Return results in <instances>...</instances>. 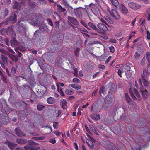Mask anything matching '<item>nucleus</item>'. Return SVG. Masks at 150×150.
<instances>
[{
  "instance_id": "1",
  "label": "nucleus",
  "mask_w": 150,
  "mask_h": 150,
  "mask_svg": "<svg viewBox=\"0 0 150 150\" xmlns=\"http://www.w3.org/2000/svg\"><path fill=\"white\" fill-rule=\"evenodd\" d=\"M101 21L102 23H98L97 26L99 29L105 32L108 30L107 26L108 25L104 19H101Z\"/></svg>"
},
{
  "instance_id": "2",
  "label": "nucleus",
  "mask_w": 150,
  "mask_h": 150,
  "mask_svg": "<svg viewBox=\"0 0 150 150\" xmlns=\"http://www.w3.org/2000/svg\"><path fill=\"white\" fill-rule=\"evenodd\" d=\"M130 67L127 66H126L125 67L121 69V70L119 69L118 72V74L120 77H121L122 76L121 73L124 72L127 76L128 75H129V72H130Z\"/></svg>"
},
{
  "instance_id": "3",
  "label": "nucleus",
  "mask_w": 150,
  "mask_h": 150,
  "mask_svg": "<svg viewBox=\"0 0 150 150\" xmlns=\"http://www.w3.org/2000/svg\"><path fill=\"white\" fill-rule=\"evenodd\" d=\"M1 57L2 62L0 60V64L3 68L5 69V66L4 64L7 65L8 64V58L6 56L4 55H1Z\"/></svg>"
},
{
  "instance_id": "4",
  "label": "nucleus",
  "mask_w": 150,
  "mask_h": 150,
  "mask_svg": "<svg viewBox=\"0 0 150 150\" xmlns=\"http://www.w3.org/2000/svg\"><path fill=\"white\" fill-rule=\"evenodd\" d=\"M110 13L112 17L115 19L119 20L120 18V16L117 10L112 9L111 11H110Z\"/></svg>"
},
{
  "instance_id": "5",
  "label": "nucleus",
  "mask_w": 150,
  "mask_h": 150,
  "mask_svg": "<svg viewBox=\"0 0 150 150\" xmlns=\"http://www.w3.org/2000/svg\"><path fill=\"white\" fill-rule=\"evenodd\" d=\"M23 22V21H21L18 23L19 31L22 33L25 32L27 30L26 26Z\"/></svg>"
},
{
  "instance_id": "6",
  "label": "nucleus",
  "mask_w": 150,
  "mask_h": 150,
  "mask_svg": "<svg viewBox=\"0 0 150 150\" xmlns=\"http://www.w3.org/2000/svg\"><path fill=\"white\" fill-rule=\"evenodd\" d=\"M4 143L6 144H7L8 147L11 150H14L15 147L17 145L16 144L13 143L8 140L5 141Z\"/></svg>"
},
{
  "instance_id": "7",
  "label": "nucleus",
  "mask_w": 150,
  "mask_h": 150,
  "mask_svg": "<svg viewBox=\"0 0 150 150\" xmlns=\"http://www.w3.org/2000/svg\"><path fill=\"white\" fill-rule=\"evenodd\" d=\"M128 6L131 8L134 9H137L140 8V5L135 3L131 2L128 4Z\"/></svg>"
},
{
  "instance_id": "8",
  "label": "nucleus",
  "mask_w": 150,
  "mask_h": 150,
  "mask_svg": "<svg viewBox=\"0 0 150 150\" xmlns=\"http://www.w3.org/2000/svg\"><path fill=\"white\" fill-rule=\"evenodd\" d=\"M68 19L69 21L74 25H79V22L75 18L70 16L68 17Z\"/></svg>"
},
{
  "instance_id": "9",
  "label": "nucleus",
  "mask_w": 150,
  "mask_h": 150,
  "mask_svg": "<svg viewBox=\"0 0 150 150\" xmlns=\"http://www.w3.org/2000/svg\"><path fill=\"white\" fill-rule=\"evenodd\" d=\"M105 98L106 99L105 102L106 104L108 105H111L113 102V98L108 95Z\"/></svg>"
},
{
  "instance_id": "10",
  "label": "nucleus",
  "mask_w": 150,
  "mask_h": 150,
  "mask_svg": "<svg viewBox=\"0 0 150 150\" xmlns=\"http://www.w3.org/2000/svg\"><path fill=\"white\" fill-rule=\"evenodd\" d=\"M17 20L16 16L15 13H13L8 20L7 21H11L12 23H15Z\"/></svg>"
},
{
  "instance_id": "11",
  "label": "nucleus",
  "mask_w": 150,
  "mask_h": 150,
  "mask_svg": "<svg viewBox=\"0 0 150 150\" xmlns=\"http://www.w3.org/2000/svg\"><path fill=\"white\" fill-rule=\"evenodd\" d=\"M39 145V143H36L33 141H31L29 143V144L27 145L24 146V148L25 150L30 149L32 145Z\"/></svg>"
},
{
  "instance_id": "12",
  "label": "nucleus",
  "mask_w": 150,
  "mask_h": 150,
  "mask_svg": "<svg viewBox=\"0 0 150 150\" xmlns=\"http://www.w3.org/2000/svg\"><path fill=\"white\" fill-rule=\"evenodd\" d=\"M120 8L122 13L123 14H127L128 13V10L122 4H121L120 5Z\"/></svg>"
},
{
  "instance_id": "13",
  "label": "nucleus",
  "mask_w": 150,
  "mask_h": 150,
  "mask_svg": "<svg viewBox=\"0 0 150 150\" xmlns=\"http://www.w3.org/2000/svg\"><path fill=\"white\" fill-rule=\"evenodd\" d=\"M141 91L142 93V95L144 99H146L148 98V91L146 90H145V91H144L142 90V88H141Z\"/></svg>"
},
{
  "instance_id": "14",
  "label": "nucleus",
  "mask_w": 150,
  "mask_h": 150,
  "mask_svg": "<svg viewBox=\"0 0 150 150\" xmlns=\"http://www.w3.org/2000/svg\"><path fill=\"white\" fill-rule=\"evenodd\" d=\"M125 96L126 98V99L127 101L129 103H130V105H133L134 104L133 103V101H132L131 102V99L129 97L128 94L127 93H126L125 94Z\"/></svg>"
},
{
  "instance_id": "15",
  "label": "nucleus",
  "mask_w": 150,
  "mask_h": 150,
  "mask_svg": "<svg viewBox=\"0 0 150 150\" xmlns=\"http://www.w3.org/2000/svg\"><path fill=\"white\" fill-rule=\"evenodd\" d=\"M16 142L19 144H24L27 142V140L24 139H18L16 140Z\"/></svg>"
},
{
  "instance_id": "16",
  "label": "nucleus",
  "mask_w": 150,
  "mask_h": 150,
  "mask_svg": "<svg viewBox=\"0 0 150 150\" xmlns=\"http://www.w3.org/2000/svg\"><path fill=\"white\" fill-rule=\"evenodd\" d=\"M47 102L48 104H52L55 103V100L54 98L50 97L47 99Z\"/></svg>"
},
{
  "instance_id": "17",
  "label": "nucleus",
  "mask_w": 150,
  "mask_h": 150,
  "mask_svg": "<svg viewBox=\"0 0 150 150\" xmlns=\"http://www.w3.org/2000/svg\"><path fill=\"white\" fill-rule=\"evenodd\" d=\"M88 25L91 28L97 31L98 32H100V30L97 28L91 22H89L88 24Z\"/></svg>"
},
{
  "instance_id": "18",
  "label": "nucleus",
  "mask_w": 150,
  "mask_h": 150,
  "mask_svg": "<svg viewBox=\"0 0 150 150\" xmlns=\"http://www.w3.org/2000/svg\"><path fill=\"white\" fill-rule=\"evenodd\" d=\"M61 104L62 105V108L63 109L66 108L67 105V102L66 100L64 99H62L61 100Z\"/></svg>"
},
{
  "instance_id": "19",
  "label": "nucleus",
  "mask_w": 150,
  "mask_h": 150,
  "mask_svg": "<svg viewBox=\"0 0 150 150\" xmlns=\"http://www.w3.org/2000/svg\"><path fill=\"white\" fill-rule=\"evenodd\" d=\"M105 20L106 23L107 22L111 24H112L114 23V21L110 18L107 16H105Z\"/></svg>"
},
{
  "instance_id": "20",
  "label": "nucleus",
  "mask_w": 150,
  "mask_h": 150,
  "mask_svg": "<svg viewBox=\"0 0 150 150\" xmlns=\"http://www.w3.org/2000/svg\"><path fill=\"white\" fill-rule=\"evenodd\" d=\"M91 117L93 119L97 120L100 119V116L98 114L90 115Z\"/></svg>"
},
{
  "instance_id": "21",
  "label": "nucleus",
  "mask_w": 150,
  "mask_h": 150,
  "mask_svg": "<svg viewBox=\"0 0 150 150\" xmlns=\"http://www.w3.org/2000/svg\"><path fill=\"white\" fill-rule=\"evenodd\" d=\"M45 138V137L43 136L38 137H34L32 138V140H42L44 139Z\"/></svg>"
},
{
  "instance_id": "22",
  "label": "nucleus",
  "mask_w": 150,
  "mask_h": 150,
  "mask_svg": "<svg viewBox=\"0 0 150 150\" xmlns=\"http://www.w3.org/2000/svg\"><path fill=\"white\" fill-rule=\"evenodd\" d=\"M11 45L12 46L14 47L18 45V42L15 39H13L11 40Z\"/></svg>"
},
{
  "instance_id": "23",
  "label": "nucleus",
  "mask_w": 150,
  "mask_h": 150,
  "mask_svg": "<svg viewBox=\"0 0 150 150\" xmlns=\"http://www.w3.org/2000/svg\"><path fill=\"white\" fill-rule=\"evenodd\" d=\"M20 5L19 4L17 1H15L14 4L13 6V8L17 9H20Z\"/></svg>"
},
{
  "instance_id": "24",
  "label": "nucleus",
  "mask_w": 150,
  "mask_h": 150,
  "mask_svg": "<svg viewBox=\"0 0 150 150\" xmlns=\"http://www.w3.org/2000/svg\"><path fill=\"white\" fill-rule=\"evenodd\" d=\"M57 8L58 11L60 12H64L66 10V9L65 8H63L60 5H57Z\"/></svg>"
},
{
  "instance_id": "25",
  "label": "nucleus",
  "mask_w": 150,
  "mask_h": 150,
  "mask_svg": "<svg viewBox=\"0 0 150 150\" xmlns=\"http://www.w3.org/2000/svg\"><path fill=\"white\" fill-rule=\"evenodd\" d=\"M112 4L116 7H117L119 4V2L117 0H110Z\"/></svg>"
},
{
  "instance_id": "26",
  "label": "nucleus",
  "mask_w": 150,
  "mask_h": 150,
  "mask_svg": "<svg viewBox=\"0 0 150 150\" xmlns=\"http://www.w3.org/2000/svg\"><path fill=\"white\" fill-rule=\"evenodd\" d=\"M16 134L20 137L26 136V134L24 132H16Z\"/></svg>"
},
{
  "instance_id": "27",
  "label": "nucleus",
  "mask_w": 150,
  "mask_h": 150,
  "mask_svg": "<svg viewBox=\"0 0 150 150\" xmlns=\"http://www.w3.org/2000/svg\"><path fill=\"white\" fill-rule=\"evenodd\" d=\"M93 142L91 140H88L86 142L87 144L90 147L92 148L94 146V144Z\"/></svg>"
},
{
  "instance_id": "28",
  "label": "nucleus",
  "mask_w": 150,
  "mask_h": 150,
  "mask_svg": "<svg viewBox=\"0 0 150 150\" xmlns=\"http://www.w3.org/2000/svg\"><path fill=\"white\" fill-rule=\"evenodd\" d=\"M39 30L41 31H47L48 29L46 25H44L40 27Z\"/></svg>"
},
{
  "instance_id": "29",
  "label": "nucleus",
  "mask_w": 150,
  "mask_h": 150,
  "mask_svg": "<svg viewBox=\"0 0 150 150\" xmlns=\"http://www.w3.org/2000/svg\"><path fill=\"white\" fill-rule=\"evenodd\" d=\"M62 111L59 110H56L55 111V114L56 115V117L59 116L62 113Z\"/></svg>"
},
{
  "instance_id": "30",
  "label": "nucleus",
  "mask_w": 150,
  "mask_h": 150,
  "mask_svg": "<svg viewBox=\"0 0 150 150\" xmlns=\"http://www.w3.org/2000/svg\"><path fill=\"white\" fill-rule=\"evenodd\" d=\"M65 93L67 94L70 95L73 94L74 93L73 91L71 90L66 89Z\"/></svg>"
},
{
  "instance_id": "31",
  "label": "nucleus",
  "mask_w": 150,
  "mask_h": 150,
  "mask_svg": "<svg viewBox=\"0 0 150 150\" xmlns=\"http://www.w3.org/2000/svg\"><path fill=\"white\" fill-rule=\"evenodd\" d=\"M147 76V73L146 70H144L143 71V74L142 75V79H145Z\"/></svg>"
},
{
  "instance_id": "32",
  "label": "nucleus",
  "mask_w": 150,
  "mask_h": 150,
  "mask_svg": "<svg viewBox=\"0 0 150 150\" xmlns=\"http://www.w3.org/2000/svg\"><path fill=\"white\" fill-rule=\"evenodd\" d=\"M80 22L86 28L89 29V28L87 24L82 19L80 20Z\"/></svg>"
},
{
  "instance_id": "33",
  "label": "nucleus",
  "mask_w": 150,
  "mask_h": 150,
  "mask_svg": "<svg viewBox=\"0 0 150 150\" xmlns=\"http://www.w3.org/2000/svg\"><path fill=\"white\" fill-rule=\"evenodd\" d=\"M44 106L41 105H38L37 106V109L39 111H41L43 108L45 107Z\"/></svg>"
},
{
  "instance_id": "34",
  "label": "nucleus",
  "mask_w": 150,
  "mask_h": 150,
  "mask_svg": "<svg viewBox=\"0 0 150 150\" xmlns=\"http://www.w3.org/2000/svg\"><path fill=\"white\" fill-rule=\"evenodd\" d=\"M7 77L5 75H2L1 77V79L2 80L3 82L5 83H7L6 79Z\"/></svg>"
},
{
  "instance_id": "35",
  "label": "nucleus",
  "mask_w": 150,
  "mask_h": 150,
  "mask_svg": "<svg viewBox=\"0 0 150 150\" xmlns=\"http://www.w3.org/2000/svg\"><path fill=\"white\" fill-rule=\"evenodd\" d=\"M10 57L13 61H15L16 62H17L18 60V59L15 55H11Z\"/></svg>"
},
{
  "instance_id": "36",
  "label": "nucleus",
  "mask_w": 150,
  "mask_h": 150,
  "mask_svg": "<svg viewBox=\"0 0 150 150\" xmlns=\"http://www.w3.org/2000/svg\"><path fill=\"white\" fill-rule=\"evenodd\" d=\"M40 148V147H36L34 145H32L30 150H38Z\"/></svg>"
},
{
  "instance_id": "37",
  "label": "nucleus",
  "mask_w": 150,
  "mask_h": 150,
  "mask_svg": "<svg viewBox=\"0 0 150 150\" xmlns=\"http://www.w3.org/2000/svg\"><path fill=\"white\" fill-rule=\"evenodd\" d=\"M146 58L149 63L150 64V53L147 52L146 53Z\"/></svg>"
},
{
  "instance_id": "38",
  "label": "nucleus",
  "mask_w": 150,
  "mask_h": 150,
  "mask_svg": "<svg viewBox=\"0 0 150 150\" xmlns=\"http://www.w3.org/2000/svg\"><path fill=\"white\" fill-rule=\"evenodd\" d=\"M35 3L32 2L31 1H30L29 2V5L30 6L31 8H35Z\"/></svg>"
},
{
  "instance_id": "39",
  "label": "nucleus",
  "mask_w": 150,
  "mask_h": 150,
  "mask_svg": "<svg viewBox=\"0 0 150 150\" xmlns=\"http://www.w3.org/2000/svg\"><path fill=\"white\" fill-rule=\"evenodd\" d=\"M134 92L136 94L137 97L139 98L140 97V95L139 93L138 92V91L134 88Z\"/></svg>"
},
{
  "instance_id": "40",
  "label": "nucleus",
  "mask_w": 150,
  "mask_h": 150,
  "mask_svg": "<svg viewBox=\"0 0 150 150\" xmlns=\"http://www.w3.org/2000/svg\"><path fill=\"white\" fill-rule=\"evenodd\" d=\"M144 85L145 87H147L148 86V84L147 81L145 79H142Z\"/></svg>"
},
{
  "instance_id": "41",
  "label": "nucleus",
  "mask_w": 150,
  "mask_h": 150,
  "mask_svg": "<svg viewBox=\"0 0 150 150\" xmlns=\"http://www.w3.org/2000/svg\"><path fill=\"white\" fill-rule=\"evenodd\" d=\"M49 142L52 144H54L56 143V140L55 138L50 139L49 140Z\"/></svg>"
},
{
  "instance_id": "42",
  "label": "nucleus",
  "mask_w": 150,
  "mask_h": 150,
  "mask_svg": "<svg viewBox=\"0 0 150 150\" xmlns=\"http://www.w3.org/2000/svg\"><path fill=\"white\" fill-rule=\"evenodd\" d=\"M17 48L18 49V50H19L21 52L24 51L25 50V48L23 46H20Z\"/></svg>"
},
{
  "instance_id": "43",
  "label": "nucleus",
  "mask_w": 150,
  "mask_h": 150,
  "mask_svg": "<svg viewBox=\"0 0 150 150\" xmlns=\"http://www.w3.org/2000/svg\"><path fill=\"white\" fill-rule=\"evenodd\" d=\"M140 55L137 52L135 53V54L134 55L135 59H139Z\"/></svg>"
},
{
  "instance_id": "44",
  "label": "nucleus",
  "mask_w": 150,
  "mask_h": 150,
  "mask_svg": "<svg viewBox=\"0 0 150 150\" xmlns=\"http://www.w3.org/2000/svg\"><path fill=\"white\" fill-rule=\"evenodd\" d=\"M28 133L31 134L33 136H38L39 135V134L37 133V132H28Z\"/></svg>"
},
{
  "instance_id": "45",
  "label": "nucleus",
  "mask_w": 150,
  "mask_h": 150,
  "mask_svg": "<svg viewBox=\"0 0 150 150\" xmlns=\"http://www.w3.org/2000/svg\"><path fill=\"white\" fill-rule=\"evenodd\" d=\"M7 32L6 29H3L1 30L0 33L2 35H5L6 32Z\"/></svg>"
},
{
  "instance_id": "46",
  "label": "nucleus",
  "mask_w": 150,
  "mask_h": 150,
  "mask_svg": "<svg viewBox=\"0 0 150 150\" xmlns=\"http://www.w3.org/2000/svg\"><path fill=\"white\" fill-rule=\"evenodd\" d=\"M73 82L76 83H79L80 82V80L76 78H73Z\"/></svg>"
},
{
  "instance_id": "47",
  "label": "nucleus",
  "mask_w": 150,
  "mask_h": 150,
  "mask_svg": "<svg viewBox=\"0 0 150 150\" xmlns=\"http://www.w3.org/2000/svg\"><path fill=\"white\" fill-rule=\"evenodd\" d=\"M78 29L80 31V32L82 33H83L85 35H86L85 32H86V29H85L84 30H83L81 29L80 28H78Z\"/></svg>"
},
{
  "instance_id": "48",
  "label": "nucleus",
  "mask_w": 150,
  "mask_h": 150,
  "mask_svg": "<svg viewBox=\"0 0 150 150\" xmlns=\"http://www.w3.org/2000/svg\"><path fill=\"white\" fill-rule=\"evenodd\" d=\"M46 20L48 22V23L49 25H50L51 26H52L53 24L52 21L49 18L47 19Z\"/></svg>"
},
{
  "instance_id": "49",
  "label": "nucleus",
  "mask_w": 150,
  "mask_h": 150,
  "mask_svg": "<svg viewBox=\"0 0 150 150\" xmlns=\"http://www.w3.org/2000/svg\"><path fill=\"white\" fill-rule=\"evenodd\" d=\"M78 70L76 68L74 69V74L75 76H77L78 75Z\"/></svg>"
},
{
  "instance_id": "50",
  "label": "nucleus",
  "mask_w": 150,
  "mask_h": 150,
  "mask_svg": "<svg viewBox=\"0 0 150 150\" xmlns=\"http://www.w3.org/2000/svg\"><path fill=\"white\" fill-rule=\"evenodd\" d=\"M104 88L103 87H102L101 89L99 91V93L101 95V94L104 93Z\"/></svg>"
},
{
  "instance_id": "51",
  "label": "nucleus",
  "mask_w": 150,
  "mask_h": 150,
  "mask_svg": "<svg viewBox=\"0 0 150 150\" xmlns=\"http://www.w3.org/2000/svg\"><path fill=\"white\" fill-rule=\"evenodd\" d=\"M81 86L78 85H75V88L74 89L76 90H79L81 88Z\"/></svg>"
},
{
  "instance_id": "52",
  "label": "nucleus",
  "mask_w": 150,
  "mask_h": 150,
  "mask_svg": "<svg viewBox=\"0 0 150 150\" xmlns=\"http://www.w3.org/2000/svg\"><path fill=\"white\" fill-rule=\"evenodd\" d=\"M145 57H144L142 58V61L141 62V65L143 66L145 64Z\"/></svg>"
},
{
  "instance_id": "53",
  "label": "nucleus",
  "mask_w": 150,
  "mask_h": 150,
  "mask_svg": "<svg viewBox=\"0 0 150 150\" xmlns=\"http://www.w3.org/2000/svg\"><path fill=\"white\" fill-rule=\"evenodd\" d=\"M87 136L93 142H95V140L89 134L86 133Z\"/></svg>"
},
{
  "instance_id": "54",
  "label": "nucleus",
  "mask_w": 150,
  "mask_h": 150,
  "mask_svg": "<svg viewBox=\"0 0 150 150\" xmlns=\"http://www.w3.org/2000/svg\"><path fill=\"white\" fill-rule=\"evenodd\" d=\"M111 121L109 120L106 119L104 120V122L105 124L106 125H108V124L110 123Z\"/></svg>"
},
{
  "instance_id": "55",
  "label": "nucleus",
  "mask_w": 150,
  "mask_h": 150,
  "mask_svg": "<svg viewBox=\"0 0 150 150\" xmlns=\"http://www.w3.org/2000/svg\"><path fill=\"white\" fill-rule=\"evenodd\" d=\"M112 57L111 56H110L106 60L105 62V63L106 64H107L108 62L110 61Z\"/></svg>"
},
{
  "instance_id": "56",
  "label": "nucleus",
  "mask_w": 150,
  "mask_h": 150,
  "mask_svg": "<svg viewBox=\"0 0 150 150\" xmlns=\"http://www.w3.org/2000/svg\"><path fill=\"white\" fill-rule=\"evenodd\" d=\"M147 38L148 40L150 39V33L148 30L147 31Z\"/></svg>"
},
{
  "instance_id": "57",
  "label": "nucleus",
  "mask_w": 150,
  "mask_h": 150,
  "mask_svg": "<svg viewBox=\"0 0 150 150\" xmlns=\"http://www.w3.org/2000/svg\"><path fill=\"white\" fill-rule=\"evenodd\" d=\"M11 71L13 74L16 73V70L14 67H12L11 69Z\"/></svg>"
},
{
  "instance_id": "58",
  "label": "nucleus",
  "mask_w": 150,
  "mask_h": 150,
  "mask_svg": "<svg viewBox=\"0 0 150 150\" xmlns=\"http://www.w3.org/2000/svg\"><path fill=\"white\" fill-rule=\"evenodd\" d=\"M74 148L76 150H78V146L76 142H74Z\"/></svg>"
},
{
  "instance_id": "59",
  "label": "nucleus",
  "mask_w": 150,
  "mask_h": 150,
  "mask_svg": "<svg viewBox=\"0 0 150 150\" xmlns=\"http://www.w3.org/2000/svg\"><path fill=\"white\" fill-rule=\"evenodd\" d=\"M80 49L79 48H78L75 50V54L76 56H78L79 55L78 52L80 51Z\"/></svg>"
},
{
  "instance_id": "60",
  "label": "nucleus",
  "mask_w": 150,
  "mask_h": 150,
  "mask_svg": "<svg viewBox=\"0 0 150 150\" xmlns=\"http://www.w3.org/2000/svg\"><path fill=\"white\" fill-rule=\"evenodd\" d=\"M110 52H114V48L113 46H111L110 48Z\"/></svg>"
},
{
  "instance_id": "61",
  "label": "nucleus",
  "mask_w": 150,
  "mask_h": 150,
  "mask_svg": "<svg viewBox=\"0 0 150 150\" xmlns=\"http://www.w3.org/2000/svg\"><path fill=\"white\" fill-rule=\"evenodd\" d=\"M110 41L113 43H115L116 42V40L115 39H110Z\"/></svg>"
},
{
  "instance_id": "62",
  "label": "nucleus",
  "mask_w": 150,
  "mask_h": 150,
  "mask_svg": "<svg viewBox=\"0 0 150 150\" xmlns=\"http://www.w3.org/2000/svg\"><path fill=\"white\" fill-rule=\"evenodd\" d=\"M98 67L99 68L102 69H104L105 68V66L102 65H99L98 66Z\"/></svg>"
},
{
  "instance_id": "63",
  "label": "nucleus",
  "mask_w": 150,
  "mask_h": 150,
  "mask_svg": "<svg viewBox=\"0 0 150 150\" xmlns=\"http://www.w3.org/2000/svg\"><path fill=\"white\" fill-rule=\"evenodd\" d=\"M15 50L16 51L18 52V56L19 57H21V56L22 54L21 53H20V52H18V49H17V48H15Z\"/></svg>"
},
{
  "instance_id": "64",
  "label": "nucleus",
  "mask_w": 150,
  "mask_h": 150,
  "mask_svg": "<svg viewBox=\"0 0 150 150\" xmlns=\"http://www.w3.org/2000/svg\"><path fill=\"white\" fill-rule=\"evenodd\" d=\"M8 50L9 52H10L14 54L15 53V52L13 50L11 49L10 48H8Z\"/></svg>"
}]
</instances>
